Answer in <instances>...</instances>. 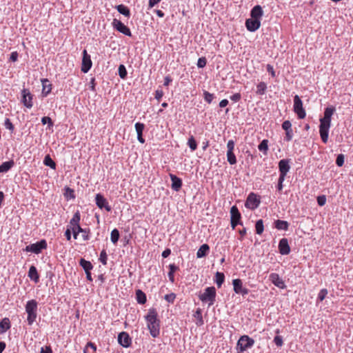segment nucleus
Returning <instances> with one entry per match:
<instances>
[{"instance_id": "f257e3e1", "label": "nucleus", "mask_w": 353, "mask_h": 353, "mask_svg": "<svg viewBox=\"0 0 353 353\" xmlns=\"http://www.w3.org/2000/svg\"><path fill=\"white\" fill-rule=\"evenodd\" d=\"M336 109L334 106L327 107L324 110V116L320 119L319 133L324 143L328 141L329 129L331 125V119Z\"/></svg>"}, {"instance_id": "f03ea898", "label": "nucleus", "mask_w": 353, "mask_h": 353, "mask_svg": "<svg viewBox=\"0 0 353 353\" xmlns=\"http://www.w3.org/2000/svg\"><path fill=\"white\" fill-rule=\"evenodd\" d=\"M145 319L151 336L154 338L159 336L160 334V321L157 318L156 310L154 308L150 309Z\"/></svg>"}, {"instance_id": "7ed1b4c3", "label": "nucleus", "mask_w": 353, "mask_h": 353, "mask_svg": "<svg viewBox=\"0 0 353 353\" xmlns=\"http://www.w3.org/2000/svg\"><path fill=\"white\" fill-rule=\"evenodd\" d=\"M80 220L81 214L77 210L70 221V226L72 231L73 237L74 239H77L79 234L82 233L83 240L87 241L89 239L88 233L86 229H83L80 226Z\"/></svg>"}, {"instance_id": "20e7f679", "label": "nucleus", "mask_w": 353, "mask_h": 353, "mask_svg": "<svg viewBox=\"0 0 353 353\" xmlns=\"http://www.w3.org/2000/svg\"><path fill=\"white\" fill-rule=\"evenodd\" d=\"M25 310L27 314V322L32 325L37 318L38 303L36 300L32 299L27 301L25 305Z\"/></svg>"}, {"instance_id": "39448f33", "label": "nucleus", "mask_w": 353, "mask_h": 353, "mask_svg": "<svg viewBox=\"0 0 353 353\" xmlns=\"http://www.w3.org/2000/svg\"><path fill=\"white\" fill-rule=\"evenodd\" d=\"M216 289L214 287H208L204 290V292L201 294L199 297L203 303H208V306L214 304L216 300Z\"/></svg>"}, {"instance_id": "423d86ee", "label": "nucleus", "mask_w": 353, "mask_h": 353, "mask_svg": "<svg viewBox=\"0 0 353 353\" xmlns=\"http://www.w3.org/2000/svg\"><path fill=\"white\" fill-rule=\"evenodd\" d=\"M254 344V340L248 335L241 336L237 341L236 349L238 353H243L249 348H251Z\"/></svg>"}, {"instance_id": "0eeeda50", "label": "nucleus", "mask_w": 353, "mask_h": 353, "mask_svg": "<svg viewBox=\"0 0 353 353\" xmlns=\"http://www.w3.org/2000/svg\"><path fill=\"white\" fill-rule=\"evenodd\" d=\"M47 248V242L45 239L37 241L35 243L27 245L25 248L26 252H30L34 254H39L41 251Z\"/></svg>"}, {"instance_id": "6e6552de", "label": "nucleus", "mask_w": 353, "mask_h": 353, "mask_svg": "<svg viewBox=\"0 0 353 353\" xmlns=\"http://www.w3.org/2000/svg\"><path fill=\"white\" fill-rule=\"evenodd\" d=\"M230 223L234 230L237 225H242L241 221V215L236 205H233L230 209Z\"/></svg>"}, {"instance_id": "1a4fd4ad", "label": "nucleus", "mask_w": 353, "mask_h": 353, "mask_svg": "<svg viewBox=\"0 0 353 353\" xmlns=\"http://www.w3.org/2000/svg\"><path fill=\"white\" fill-rule=\"evenodd\" d=\"M293 109L294 112L297 114L299 119H303L305 117V111L303 108V103L301 99L298 95L294 97Z\"/></svg>"}, {"instance_id": "9d476101", "label": "nucleus", "mask_w": 353, "mask_h": 353, "mask_svg": "<svg viewBox=\"0 0 353 353\" xmlns=\"http://www.w3.org/2000/svg\"><path fill=\"white\" fill-rule=\"evenodd\" d=\"M112 25V27L118 32L128 37L132 36V33L130 28L127 27L124 23H123L120 20L114 19Z\"/></svg>"}, {"instance_id": "9b49d317", "label": "nucleus", "mask_w": 353, "mask_h": 353, "mask_svg": "<svg viewBox=\"0 0 353 353\" xmlns=\"http://www.w3.org/2000/svg\"><path fill=\"white\" fill-rule=\"evenodd\" d=\"M259 204L260 200L257 199L254 193L252 192L248 195L245 206L250 210H254L259 207Z\"/></svg>"}, {"instance_id": "f8f14e48", "label": "nucleus", "mask_w": 353, "mask_h": 353, "mask_svg": "<svg viewBox=\"0 0 353 353\" xmlns=\"http://www.w3.org/2000/svg\"><path fill=\"white\" fill-rule=\"evenodd\" d=\"M234 291L236 294H241L242 296L247 295L249 293V290L243 286V283L241 279H236L232 281Z\"/></svg>"}, {"instance_id": "ddd939ff", "label": "nucleus", "mask_w": 353, "mask_h": 353, "mask_svg": "<svg viewBox=\"0 0 353 353\" xmlns=\"http://www.w3.org/2000/svg\"><path fill=\"white\" fill-rule=\"evenodd\" d=\"M21 102L28 108H31L32 107V95L28 89L23 88L22 90Z\"/></svg>"}, {"instance_id": "4468645a", "label": "nucleus", "mask_w": 353, "mask_h": 353, "mask_svg": "<svg viewBox=\"0 0 353 353\" xmlns=\"http://www.w3.org/2000/svg\"><path fill=\"white\" fill-rule=\"evenodd\" d=\"M92 65V63L90 59V56L88 54L86 50H83L81 71L83 73H87L90 70Z\"/></svg>"}, {"instance_id": "2eb2a0df", "label": "nucleus", "mask_w": 353, "mask_h": 353, "mask_svg": "<svg viewBox=\"0 0 353 353\" xmlns=\"http://www.w3.org/2000/svg\"><path fill=\"white\" fill-rule=\"evenodd\" d=\"M96 205L100 209L105 208L107 212L112 210L111 206L108 204L106 199L101 194H97L95 196Z\"/></svg>"}, {"instance_id": "dca6fc26", "label": "nucleus", "mask_w": 353, "mask_h": 353, "mask_svg": "<svg viewBox=\"0 0 353 353\" xmlns=\"http://www.w3.org/2000/svg\"><path fill=\"white\" fill-rule=\"evenodd\" d=\"M118 343L123 347H129L132 344V339L125 332H121L118 335Z\"/></svg>"}, {"instance_id": "f3484780", "label": "nucleus", "mask_w": 353, "mask_h": 353, "mask_svg": "<svg viewBox=\"0 0 353 353\" xmlns=\"http://www.w3.org/2000/svg\"><path fill=\"white\" fill-rule=\"evenodd\" d=\"M269 280L277 288L280 289L286 288L284 281L277 273H271L269 275Z\"/></svg>"}, {"instance_id": "a211bd4d", "label": "nucleus", "mask_w": 353, "mask_h": 353, "mask_svg": "<svg viewBox=\"0 0 353 353\" xmlns=\"http://www.w3.org/2000/svg\"><path fill=\"white\" fill-rule=\"evenodd\" d=\"M245 25L248 31L253 32L260 28L261 21L252 18L247 19Z\"/></svg>"}, {"instance_id": "6ab92c4d", "label": "nucleus", "mask_w": 353, "mask_h": 353, "mask_svg": "<svg viewBox=\"0 0 353 353\" xmlns=\"http://www.w3.org/2000/svg\"><path fill=\"white\" fill-rule=\"evenodd\" d=\"M279 250L280 254L282 255H286L290 253V248L287 239L283 238L280 240L279 243Z\"/></svg>"}, {"instance_id": "aec40b11", "label": "nucleus", "mask_w": 353, "mask_h": 353, "mask_svg": "<svg viewBox=\"0 0 353 353\" xmlns=\"http://www.w3.org/2000/svg\"><path fill=\"white\" fill-rule=\"evenodd\" d=\"M263 15V10L262 7L259 5L254 6L250 11L251 18L258 19L261 21V17Z\"/></svg>"}, {"instance_id": "412c9836", "label": "nucleus", "mask_w": 353, "mask_h": 353, "mask_svg": "<svg viewBox=\"0 0 353 353\" xmlns=\"http://www.w3.org/2000/svg\"><path fill=\"white\" fill-rule=\"evenodd\" d=\"M170 177L172 181V189L178 192L182 186V180L174 174H170Z\"/></svg>"}, {"instance_id": "4be33fe9", "label": "nucleus", "mask_w": 353, "mask_h": 353, "mask_svg": "<svg viewBox=\"0 0 353 353\" xmlns=\"http://www.w3.org/2000/svg\"><path fill=\"white\" fill-rule=\"evenodd\" d=\"M279 172L281 174H287L290 169V160L289 159H281L279 162Z\"/></svg>"}, {"instance_id": "5701e85b", "label": "nucleus", "mask_w": 353, "mask_h": 353, "mask_svg": "<svg viewBox=\"0 0 353 353\" xmlns=\"http://www.w3.org/2000/svg\"><path fill=\"white\" fill-rule=\"evenodd\" d=\"M135 130L137 134V139L141 143H145V139L143 137V131L145 128V125L142 123L137 122L135 123Z\"/></svg>"}, {"instance_id": "b1692460", "label": "nucleus", "mask_w": 353, "mask_h": 353, "mask_svg": "<svg viewBox=\"0 0 353 353\" xmlns=\"http://www.w3.org/2000/svg\"><path fill=\"white\" fill-rule=\"evenodd\" d=\"M28 277L34 283H38L39 281V275L35 266L31 265L28 271Z\"/></svg>"}, {"instance_id": "393cba45", "label": "nucleus", "mask_w": 353, "mask_h": 353, "mask_svg": "<svg viewBox=\"0 0 353 353\" xmlns=\"http://www.w3.org/2000/svg\"><path fill=\"white\" fill-rule=\"evenodd\" d=\"M11 327L10 321L8 318L3 319L0 322V333L3 334Z\"/></svg>"}, {"instance_id": "a878e982", "label": "nucleus", "mask_w": 353, "mask_h": 353, "mask_svg": "<svg viewBox=\"0 0 353 353\" xmlns=\"http://www.w3.org/2000/svg\"><path fill=\"white\" fill-rule=\"evenodd\" d=\"M210 251V246L205 243L203 244L198 250L196 252L197 258H203Z\"/></svg>"}, {"instance_id": "bb28decb", "label": "nucleus", "mask_w": 353, "mask_h": 353, "mask_svg": "<svg viewBox=\"0 0 353 353\" xmlns=\"http://www.w3.org/2000/svg\"><path fill=\"white\" fill-rule=\"evenodd\" d=\"M42 94L43 97H46L52 90V85L49 83V81L47 79L42 80Z\"/></svg>"}, {"instance_id": "cd10ccee", "label": "nucleus", "mask_w": 353, "mask_h": 353, "mask_svg": "<svg viewBox=\"0 0 353 353\" xmlns=\"http://www.w3.org/2000/svg\"><path fill=\"white\" fill-rule=\"evenodd\" d=\"M274 227L279 230H288L289 227V223L286 221L283 220H276L274 221Z\"/></svg>"}, {"instance_id": "c85d7f7f", "label": "nucleus", "mask_w": 353, "mask_h": 353, "mask_svg": "<svg viewBox=\"0 0 353 353\" xmlns=\"http://www.w3.org/2000/svg\"><path fill=\"white\" fill-rule=\"evenodd\" d=\"M168 267H169V270H170V271L168 272V274L169 280L172 283H174L175 281L174 272L179 270V267L176 266L174 263L170 264Z\"/></svg>"}, {"instance_id": "c756f323", "label": "nucleus", "mask_w": 353, "mask_h": 353, "mask_svg": "<svg viewBox=\"0 0 353 353\" xmlns=\"http://www.w3.org/2000/svg\"><path fill=\"white\" fill-rule=\"evenodd\" d=\"M14 162L13 160L3 162L0 165V173L7 172L9 170H10L14 166Z\"/></svg>"}, {"instance_id": "7c9ffc66", "label": "nucleus", "mask_w": 353, "mask_h": 353, "mask_svg": "<svg viewBox=\"0 0 353 353\" xmlns=\"http://www.w3.org/2000/svg\"><path fill=\"white\" fill-rule=\"evenodd\" d=\"M116 9L120 14L124 15L125 17H130V9L126 6L120 4L116 6Z\"/></svg>"}, {"instance_id": "2f4dec72", "label": "nucleus", "mask_w": 353, "mask_h": 353, "mask_svg": "<svg viewBox=\"0 0 353 353\" xmlns=\"http://www.w3.org/2000/svg\"><path fill=\"white\" fill-rule=\"evenodd\" d=\"M79 265L84 270L85 272H90L93 268V265L90 261H86L84 259H81L79 261Z\"/></svg>"}, {"instance_id": "473e14b6", "label": "nucleus", "mask_w": 353, "mask_h": 353, "mask_svg": "<svg viewBox=\"0 0 353 353\" xmlns=\"http://www.w3.org/2000/svg\"><path fill=\"white\" fill-rule=\"evenodd\" d=\"M136 299L139 304H144L147 301L145 294L141 290L136 291Z\"/></svg>"}, {"instance_id": "72a5a7b5", "label": "nucleus", "mask_w": 353, "mask_h": 353, "mask_svg": "<svg viewBox=\"0 0 353 353\" xmlns=\"http://www.w3.org/2000/svg\"><path fill=\"white\" fill-rule=\"evenodd\" d=\"M225 281V275L223 272H216L215 274L214 282L217 285L218 288H221Z\"/></svg>"}, {"instance_id": "f704fd0d", "label": "nucleus", "mask_w": 353, "mask_h": 353, "mask_svg": "<svg viewBox=\"0 0 353 353\" xmlns=\"http://www.w3.org/2000/svg\"><path fill=\"white\" fill-rule=\"evenodd\" d=\"M258 149L266 155L268 151V140L263 139L258 145Z\"/></svg>"}, {"instance_id": "c9c22d12", "label": "nucleus", "mask_w": 353, "mask_h": 353, "mask_svg": "<svg viewBox=\"0 0 353 353\" xmlns=\"http://www.w3.org/2000/svg\"><path fill=\"white\" fill-rule=\"evenodd\" d=\"M43 164L46 166L50 167L52 169L56 168V163L52 159L50 156L49 154L46 155L43 159Z\"/></svg>"}, {"instance_id": "e433bc0d", "label": "nucleus", "mask_w": 353, "mask_h": 353, "mask_svg": "<svg viewBox=\"0 0 353 353\" xmlns=\"http://www.w3.org/2000/svg\"><path fill=\"white\" fill-rule=\"evenodd\" d=\"M267 85L265 82L261 81L256 85V93L259 95H263L266 91Z\"/></svg>"}, {"instance_id": "4c0bfd02", "label": "nucleus", "mask_w": 353, "mask_h": 353, "mask_svg": "<svg viewBox=\"0 0 353 353\" xmlns=\"http://www.w3.org/2000/svg\"><path fill=\"white\" fill-rule=\"evenodd\" d=\"M119 232L117 228H114V230H112L110 234V239L112 243L116 244L119 241Z\"/></svg>"}, {"instance_id": "58836bf2", "label": "nucleus", "mask_w": 353, "mask_h": 353, "mask_svg": "<svg viewBox=\"0 0 353 353\" xmlns=\"http://www.w3.org/2000/svg\"><path fill=\"white\" fill-rule=\"evenodd\" d=\"M194 316L197 319L196 325L200 326L203 324V319L201 314V310L200 308H198L195 312Z\"/></svg>"}, {"instance_id": "ea45409f", "label": "nucleus", "mask_w": 353, "mask_h": 353, "mask_svg": "<svg viewBox=\"0 0 353 353\" xmlns=\"http://www.w3.org/2000/svg\"><path fill=\"white\" fill-rule=\"evenodd\" d=\"M227 160L230 165H234L236 163V158L234 152H230V150L227 151Z\"/></svg>"}, {"instance_id": "a19ab883", "label": "nucleus", "mask_w": 353, "mask_h": 353, "mask_svg": "<svg viewBox=\"0 0 353 353\" xmlns=\"http://www.w3.org/2000/svg\"><path fill=\"white\" fill-rule=\"evenodd\" d=\"M256 232L258 234H261L264 230L263 221L262 219H259L256 222L255 224Z\"/></svg>"}, {"instance_id": "79ce46f5", "label": "nucleus", "mask_w": 353, "mask_h": 353, "mask_svg": "<svg viewBox=\"0 0 353 353\" xmlns=\"http://www.w3.org/2000/svg\"><path fill=\"white\" fill-rule=\"evenodd\" d=\"M188 145L192 151H194L196 149L197 143L193 136L188 139Z\"/></svg>"}, {"instance_id": "37998d69", "label": "nucleus", "mask_w": 353, "mask_h": 353, "mask_svg": "<svg viewBox=\"0 0 353 353\" xmlns=\"http://www.w3.org/2000/svg\"><path fill=\"white\" fill-rule=\"evenodd\" d=\"M118 72H119V77L121 79H125L126 78L128 73H127V70H126V68L124 65L121 64L119 66Z\"/></svg>"}, {"instance_id": "c03bdc74", "label": "nucleus", "mask_w": 353, "mask_h": 353, "mask_svg": "<svg viewBox=\"0 0 353 353\" xmlns=\"http://www.w3.org/2000/svg\"><path fill=\"white\" fill-rule=\"evenodd\" d=\"M99 261L103 265H106L108 261V254L105 250H103L99 256Z\"/></svg>"}, {"instance_id": "a18cd8bd", "label": "nucleus", "mask_w": 353, "mask_h": 353, "mask_svg": "<svg viewBox=\"0 0 353 353\" xmlns=\"http://www.w3.org/2000/svg\"><path fill=\"white\" fill-rule=\"evenodd\" d=\"M176 294L172 292L164 296V299L169 303H173L176 299Z\"/></svg>"}, {"instance_id": "49530a36", "label": "nucleus", "mask_w": 353, "mask_h": 353, "mask_svg": "<svg viewBox=\"0 0 353 353\" xmlns=\"http://www.w3.org/2000/svg\"><path fill=\"white\" fill-rule=\"evenodd\" d=\"M203 94L205 101L208 103H211L214 97V94L207 91H205Z\"/></svg>"}, {"instance_id": "de8ad7c7", "label": "nucleus", "mask_w": 353, "mask_h": 353, "mask_svg": "<svg viewBox=\"0 0 353 353\" xmlns=\"http://www.w3.org/2000/svg\"><path fill=\"white\" fill-rule=\"evenodd\" d=\"M41 123L43 125L48 124V127L50 128L53 126V122L51 118L48 117H43L41 118Z\"/></svg>"}, {"instance_id": "09e8293b", "label": "nucleus", "mask_w": 353, "mask_h": 353, "mask_svg": "<svg viewBox=\"0 0 353 353\" xmlns=\"http://www.w3.org/2000/svg\"><path fill=\"white\" fill-rule=\"evenodd\" d=\"M327 294V290L326 289H322L319 294H318V298H317V300L319 301H322L324 300V299L325 298L326 295Z\"/></svg>"}, {"instance_id": "8fccbe9b", "label": "nucleus", "mask_w": 353, "mask_h": 353, "mask_svg": "<svg viewBox=\"0 0 353 353\" xmlns=\"http://www.w3.org/2000/svg\"><path fill=\"white\" fill-rule=\"evenodd\" d=\"M274 343L276 344L277 347H281L283 345V337L281 336H276L274 338Z\"/></svg>"}, {"instance_id": "3c124183", "label": "nucleus", "mask_w": 353, "mask_h": 353, "mask_svg": "<svg viewBox=\"0 0 353 353\" xmlns=\"http://www.w3.org/2000/svg\"><path fill=\"white\" fill-rule=\"evenodd\" d=\"M207 60L205 57H200L197 61V67L199 68H203L206 65Z\"/></svg>"}, {"instance_id": "603ef678", "label": "nucleus", "mask_w": 353, "mask_h": 353, "mask_svg": "<svg viewBox=\"0 0 353 353\" xmlns=\"http://www.w3.org/2000/svg\"><path fill=\"white\" fill-rule=\"evenodd\" d=\"M344 163V156L343 154H339L336 157V164L339 166V167H341Z\"/></svg>"}, {"instance_id": "864d4df0", "label": "nucleus", "mask_w": 353, "mask_h": 353, "mask_svg": "<svg viewBox=\"0 0 353 353\" xmlns=\"http://www.w3.org/2000/svg\"><path fill=\"white\" fill-rule=\"evenodd\" d=\"M317 202L320 206L324 205L326 202V196L325 195H320L317 196Z\"/></svg>"}, {"instance_id": "5fc2aeb1", "label": "nucleus", "mask_w": 353, "mask_h": 353, "mask_svg": "<svg viewBox=\"0 0 353 353\" xmlns=\"http://www.w3.org/2000/svg\"><path fill=\"white\" fill-rule=\"evenodd\" d=\"M282 128L285 130H292V124L291 122L288 120L283 121L282 123Z\"/></svg>"}, {"instance_id": "6e6d98bb", "label": "nucleus", "mask_w": 353, "mask_h": 353, "mask_svg": "<svg viewBox=\"0 0 353 353\" xmlns=\"http://www.w3.org/2000/svg\"><path fill=\"white\" fill-rule=\"evenodd\" d=\"M4 125L7 129H8L11 131L14 130V125L12 123V122L10 121V120L8 118L6 119V120H5Z\"/></svg>"}, {"instance_id": "4d7b16f0", "label": "nucleus", "mask_w": 353, "mask_h": 353, "mask_svg": "<svg viewBox=\"0 0 353 353\" xmlns=\"http://www.w3.org/2000/svg\"><path fill=\"white\" fill-rule=\"evenodd\" d=\"M163 94L164 93L163 90L161 89H158L155 91V99L159 101L163 97Z\"/></svg>"}, {"instance_id": "13d9d810", "label": "nucleus", "mask_w": 353, "mask_h": 353, "mask_svg": "<svg viewBox=\"0 0 353 353\" xmlns=\"http://www.w3.org/2000/svg\"><path fill=\"white\" fill-rule=\"evenodd\" d=\"M230 99L234 102H238L241 99V95L240 93H235L233 95L230 96Z\"/></svg>"}, {"instance_id": "bf43d9fd", "label": "nucleus", "mask_w": 353, "mask_h": 353, "mask_svg": "<svg viewBox=\"0 0 353 353\" xmlns=\"http://www.w3.org/2000/svg\"><path fill=\"white\" fill-rule=\"evenodd\" d=\"M234 145H235L234 141L233 140H229L227 143V149H228L227 151L230 150V152H233L234 149Z\"/></svg>"}, {"instance_id": "052dcab7", "label": "nucleus", "mask_w": 353, "mask_h": 353, "mask_svg": "<svg viewBox=\"0 0 353 353\" xmlns=\"http://www.w3.org/2000/svg\"><path fill=\"white\" fill-rule=\"evenodd\" d=\"M72 232L71 227L68 225V228L66 229L65 232V236L68 241H70L71 239V233Z\"/></svg>"}, {"instance_id": "680f3d73", "label": "nucleus", "mask_w": 353, "mask_h": 353, "mask_svg": "<svg viewBox=\"0 0 353 353\" xmlns=\"http://www.w3.org/2000/svg\"><path fill=\"white\" fill-rule=\"evenodd\" d=\"M292 137H293L292 130H285V140H286L287 141H289L292 139Z\"/></svg>"}, {"instance_id": "e2e57ef3", "label": "nucleus", "mask_w": 353, "mask_h": 353, "mask_svg": "<svg viewBox=\"0 0 353 353\" xmlns=\"http://www.w3.org/2000/svg\"><path fill=\"white\" fill-rule=\"evenodd\" d=\"M65 196L67 198L70 197V199H74V190L70 189V188H67Z\"/></svg>"}, {"instance_id": "0e129e2a", "label": "nucleus", "mask_w": 353, "mask_h": 353, "mask_svg": "<svg viewBox=\"0 0 353 353\" xmlns=\"http://www.w3.org/2000/svg\"><path fill=\"white\" fill-rule=\"evenodd\" d=\"M267 71L271 74V76L272 77H274L276 76L275 71L272 65H270V64L267 65Z\"/></svg>"}, {"instance_id": "69168bd1", "label": "nucleus", "mask_w": 353, "mask_h": 353, "mask_svg": "<svg viewBox=\"0 0 353 353\" xmlns=\"http://www.w3.org/2000/svg\"><path fill=\"white\" fill-rule=\"evenodd\" d=\"M89 347L92 348L94 352L97 350V346L95 345V344L92 342H88L86 345L85 350H83V353H86V349Z\"/></svg>"}, {"instance_id": "338daca9", "label": "nucleus", "mask_w": 353, "mask_h": 353, "mask_svg": "<svg viewBox=\"0 0 353 353\" xmlns=\"http://www.w3.org/2000/svg\"><path fill=\"white\" fill-rule=\"evenodd\" d=\"M40 353H52V350L50 346L42 347Z\"/></svg>"}, {"instance_id": "774afa93", "label": "nucleus", "mask_w": 353, "mask_h": 353, "mask_svg": "<svg viewBox=\"0 0 353 353\" xmlns=\"http://www.w3.org/2000/svg\"><path fill=\"white\" fill-rule=\"evenodd\" d=\"M17 59H18V53L17 52H12L10 54V59L14 62L16 61H17Z\"/></svg>"}]
</instances>
